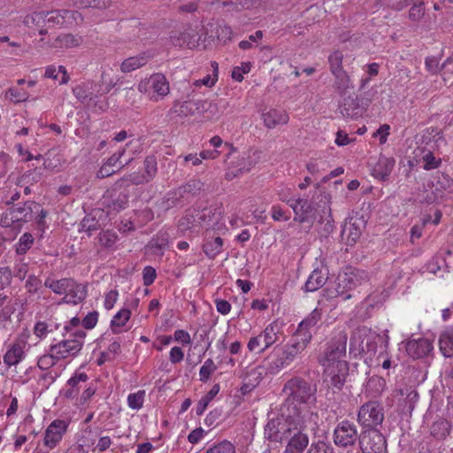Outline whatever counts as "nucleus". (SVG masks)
Returning <instances> with one entry per match:
<instances>
[{
	"label": "nucleus",
	"mask_w": 453,
	"mask_h": 453,
	"mask_svg": "<svg viewBox=\"0 0 453 453\" xmlns=\"http://www.w3.org/2000/svg\"><path fill=\"white\" fill-rule=\"evenodd\" d=\"M377 339L383 340L386 346L388 343V335L381 337L380 335L367 334L365 332V354L372 355L376 352Z\"/></svg>",
	"instance_id": "46"
},
{
	"label": "nucleus",
	"mask_w": 453,
	"mask_h": 453,
	"mask_svg": "<svg viewBox=\"0 0 453 453\" xmlns=\"http://www.w3.org/2000/svg\"><path fill=\"white\" fill-rule=\"evenodd\" d=\"M284 390L289 391L285 403L287 411H290L299 418L304 410L313 412L311 408L316 403L317 388L315 385L297 377L288 380Z\"/></svg>",
	"instance_id": "2"
},
{
	"label": "nucleus",
	"mask_w": 453,
	"mask_h": 453,
	"mask_svg": "<svg viewBox=\"0 0 453 453\" xmlns=\"http://www.w3.org/2000/svg\"><path fill=\"white\" fill-rule=\"evenodd\" d=\"M145 397V391L139 390L136 393L130 394L127 397L128 406L133 410H139L142 407Z\"/></svg>",
	"instance_id": "56"
},
{
	"label": "nucleus",
	"mask_w": 453,
	"mask_h": 453,
	"mask_svg": "<svg viewBox=\"0 0 453 453\" xmlns=\"http://www.w3.org/2000/svg\"><path fill=\"white\" fill-rule=\"evenodd\" d=\"M405 349L411 357L418 359L426 357L433 350L434 347L430 340L419 338L408 341Z\"/></svg>",
	"instance_id": "22"
},
{
	"label": "nucleus",
	"mask_w": 453,
	"mask_h": 453,
	"mask_svg": "<svg viewBox=\"0 0 453 453\" xmlns=\"http://www.w3.org/2000/svg\"><path fill=\"white\" fill-rule=\"evenodd\" d=\"M359 435L356 426L349 420L340 422L334 431V441L335 445L342 448L352 446Z\"/></svg>",
	"instance_id": "16"
},
{
	"label": "nucleus",
	"mask_w": 453,
	"mask_h": 453,
	"mask_svg": "<svg viewBox=\"0 0 453 453\" xmlns=\"http://www.w3.org/2000/svg\"><path fill=\"white\" fill-rule=\"evenodd\" d=\"M424 165V169L426 170H432L439 167L441 164V158H437L434 157V155L428 151L422 157Z\"/></svg>",
	"instance_id": "64"
},
{
	"label": "nucleus",
	"mask_w": 453,
	"mask_h": 453,
	"mask_svg": "<svg viewBox=\"0 0 453 453\" xmlns=\"http://www.w3.org/2000/svg\"><path fill=\"white\" fill-rule=\"evenodd\" d=\"M150 56L142 52L137 56L130 57L125 59L120 65V70L123 73H130L144 66L150 60Z\"/></svg>",
	"instance_id": "32"
},
{
	"label": "nucleus",
	"mask_w": 453,
	"mask_h": 453,
	"mask_svg": "<svg viewBox=\"0 0 453 453\" xmlns=\"http://www.w3.org/2000/svg\"><path fill=\"white\" fill-rule=\"evenodd\" d=\"M33 332L36 337L43 339L49 333L52 332V329L50 328V326L45 321H37L35 324Z\"/></svg>",
	"instance_id": "63"
},
{
	"label": "nucleus",
	"mask_w": 453,
	"mask_h": 453,
	"mask_svg": "<svg viewBox=\"0 0 453 453\" xmlns=\"http://www.w3.org/2000/svg\"><path fill=\"white\" fill-rule=\"evenodd\" d=\"M71 278H63L60 280L47 278L44 281V286L57 295H65L66 288L71 284Z\"/></svg>",
	"instance_id": "40"
},
{
	"label": "nucleus",
	"mask_w": 453,
	"mask_h": 453,
	"mask_svg": "<svg viewBox=\"0 0 453 453\" xmlns=\"http://www.w3.org/2000/svg\"><path fill=\"white\" fill-rule=\"evenodd\" d=\"M223 239L219 236L213 239H209L203 244V250L207 257L214 258L222 250Z\"/></svg>",
	"instance_id": "44"
},
{
	"label": "nucleus",
	"mask_w": 453,
	"mask_h": 453,
	"mask_svg": "<svg viewBox=\"0 0 453 453\" xmlns=\"http://www.w3.org/2000/svg\"><path fill=\"white\" fill-rule=\"evenodd\" d=\"M212 215V210L210 208H203L202 210L195 209L188 214L184 219L195 226H211Z\"/></svg>",
	"instance_id": "29"
},
{
	"label": "nucleus",
	"mask_w": 453,
	"mask_h": 453,
	"mask_svg": "<svg viewBox=\"0 0 453 453\" xmlns=\"http://www.w3.org/2000/svg\"><path fill=\"white\" fill-rule=\"evenodd\" d=\"M338 280L340 285L352 290L357 286H360L363 282L368 280V275L363 270L354 267H346L343 273L339 274Z\"/></svg>",
	"instance_id": "19"
},
{
	"label": "nucleus",
	"mask_w": 453,
	"mask_h": 453,
	"mask_svg": "<svg viewBox=\"0 0 453 453\" xmlns=\"http://www.w3.org/2000/svg\"><path fill=\"white\" fill-rule=\"evenodd\" d=\"M439 347L446 357H453V326L442 332L439 338Z\"/></svg>",
	"instance_id": "37"
},
{
	"label": "nucleus",
	"mask_w": 453,
	"mask_h": 453,
	"mask_svg": "<svg viewBox=\"0 0 453 453\" xmlns=\"http://www.w3.org/2000/svg\"><path fill=\"white\" fill-rule=\"evenodd\" d=\"M148 182V180L143 174H140L139 173H133L118 180L114 183V190L124 189V191H127V188L131 185H140Z\"/></svg>",
	"instance_id": "36"
},
{
	"label": "nucleus",
	"mask_w": 453,
	"mask_h": 453,
	"mask_svg": "<svg viewBox=\"0 0 453 453\" xmlns=\"http://www.w3.org/2000/svg\"><path fill=\"white\" fill-rule=\"evenodd\" d=\"M170 39L174 46L192 49L198 45L200 36L196 29L188 27L184 31L172 35Z\"/></svg>",
	"instance_id": "23"
},
{
	"label": "nucleus",
	"mask_w": 453,
	"mask_h": 453,
	"mask_svg": "<svg viewBox=\"0 0 453 453\" xmlns=\"http://www.w3.org/2000/svg\"><path fill=\"white\" fill-rule=\"evenodd\" d=\"M318 414L303 411L301 418H297L296 426H293L291 435L285 441L284 453H303L309 445V436L304 432L308 427L314 428Z\"/></svg>",
	"instance_id": "5"
},
{
	"label": "nucleus",
	"mask_w": 453,
	"mask_h": 453,
	"mask_svg": "<svg viewBox=\"0 0 453 453\" xmlns=\"http://www.w3.org/2000/svg\"><path fill=\"white\" fill-rule=\"evenodd\" d=\"M118 239L115 232L107 230L100 233L98 240L99 243L104 248H112Z\"/></svg>",
	"instance_id": "57"
},
{
	"label": "nucleus",
	"mask_w": 453,
	"mask_h": 453,
	"mask_svg": "<svg viewBox=\"0 0 453 453\" xmlns=\"http://www.w3.org/2000/svg\"><path fill=\"white\" fill-rule=\"evenodd\" d=\"M40 204L34 201H27L20 204L18 203L9 209L7 217L10 218L12 223L23 224L33 219L35 211H38Z\"/></svg>",
	"instance_id": "17"
},
{
	"label": "nucleus",
	"mask_w": 453,
	"mask_h": 453,
	"mask_svg": "<svg viewBox=\"0 0 453 453\" xmlns=\"http://www.w3.org/2000/svg\"><path fill=\"white\" fill-rule=\"evenodd\" d=\"M77 12L69 10L42 11L39 27H55L67 26L73 23Z\"/></svg>",
	"instance_id": "15"
},
{
	"label": "nucleus",
	"mask_w": 453,
	"mask_h": 453,
	"mask_svg": "<svg viewBox=\"0 0 453 453\" xmlns=\"http://www.w3.org/2000/svg\"><path fill=\"white\" fill-rule=\"evenodd\" d=\"M217 365L211 358L205 360L199 370L200 380L206 382L210 379L211 375L217 370Z\"/></svg>",
	"instance_id": "52"
},
{
	"label": "nucleus",
	"mask_w": 453,
	"mask_h": 453,
	"mask_svg": "<svg viewBox=\"0 0 453 453\" xmlns=\"http://www.w3.org/2000/svg\"><path fill=\"white\" fill-rule=\"evenodd\" d=\"M327 280L326 274L319 269H315L305 282L304 289L307 292H313L323 287Z\"/></svg>",
	"instance_id": "38"
},
{
	"label": "nucleus",
	"mask_w": 453,
	"mask_h": 453,
	"mask_svg": "<svg viewBox=\"0 0 453 453\" xmlns=\"http://www.w3.org/2000/svg\"><path fill=\"white\" fill-rule=\"evenodd\" d=\"M225 147L229 150L226 154V171L225 177L232 180L249 173L257 163V151L251 150L238 152L230 143L226 142Z\"/></svg>",
	"instance_id": "4"
},
{
	"label": "nucleus",
	"mask_w": 453,
	"mask_h": 453,
	"mask_svg": "<svg viewBox=\"0 0 453 453\" xmlns=\"http://www.w3.org/2000/svg\"><path fill=\"white\" fill-rule=\"evenodd\" d=\"M203 453H236L234 445L225 440L209 447Z\"/></svg>",
	"instance_id": "49"
},
{
	"label": "nucleus",
	"mask_w": 453,
	"mask_h": 453,
	"mask_svg": "<svg viewBox=\"0 0 453 453\" xmlns=\"http://www.w3.org/2000/svg\"><path fill=\"white\" fill-rule=\"evenodd\" d=\"M280 329L274 323L268 325L258 335L251 337L247 344L250 352L263 353L280 338Z\"/></svg>",
	"instance_id": "10"
},
{
	"label": "nucleus",
	"mask_w": 453,
	"mask_h": 453,
	"mask_svg": "<svg viewBox=\"0 0 453 453\" xmlns=\"http://www.w3.org/2000/svg\"><path fill=\"white\" fill-rule=\"evenodd\" d=\"M144 170L143 175L150 182L157 174V162L154 156L147 157L144 160Z\"/></svg>",
	"instance_id": "50"
},
{
	"label": "nucleus",
	"mask_w": 453,
	"mask_h": 453,
	"mask_svg": "<svg viewBox=\"0 0 453 453\" xmlns=\"http://www.w3.org/2000/svg\"><path fill=\"white\" fill-rule=\"evenodd\" d=\"M333 74L335 77V88L340 93H344L352 87L350 79L344 70Z\"/></svg>",
	"instance_id": "48"
},
{
	"label": "nucleus",
	"mask_w": 453,
	"mask_h": 453,
	"mask_svg": "<svg viewBox=\"0 0 453 453\" xmlns=\"http://www.w3.org/2000/svg\"><path fill=\"white\" fill-rule=\"evenodd\" d=\"M443 266H445L444 257L441 255H436L427 263L426 268L429 273L436 274Z\"/></svg>",
	"instance_id": "60"
},
{
	"label": "nucleus",
	"mask_w": 453,
	"mask_h": 453,
	"mask_svg": "<svg viewBox=\"0 0 453 453\" xmlns=\"http://www.w3.org/2000/svg\"><path fill=\"white\" fill-rule=\"evenodd\" d=\"M169 234L166 232H158L150 242L149 246L152 252L157 255H162L163 251L168 247Z\"/></svg>",
	"instance_id": "39"
},
{
	"label": "nucleus",
	"mask_w": 453,
	"mask_h": 453,
	"mask_svg": "<svg viewBox=\"0 0 453 453\" xmlns=\"http://www.w3.org/2000/svg\"><path fill=\"white\" fill-rule=\"evenodd\" d=\"M366 226V220L363 215L355 213L348 218L342 229V240L349 246L354 245L360 238Z\"/></svg>",
	"instance_id": "11"
},
{
	"label": "nucleus",
	"mask_w": 453,
	"mask_h": 453,
	"mask_svg": "<svg viewBox=\"0 0 453 453\" xmlns=\"http://www.w3.org/2000/svg\"><path fill=\"white\" fill-rule=\"evenodd\" d=\"M341 113L347 118H356L361 114V109L357 99L348 97L341 105Z\"/></svg>",
	"instance_id": "41"
},
{
	"label": "nucleus",
	"mask_w": 453,
	"mask_h": 453,
	"mask_svg": "<svg viewBox=\"0 0 453 453\" xmlns=\"http://www.w3.org/2000/svg\"><path fill=\"white\" fill-rule=\"evenodd\" d=\"M126 150L114 153L111 155L107 161L100 167L96 173V176L99 179H104L114 174L117 171L113 169L117 163L120 160L122 156L125 154Z\"/></svg>",
	"instance_id": "34"
},
{
	"label": "nucleus",
	"mask_w": 453,
	"mask_h": 453,
	"mask_svg": "<svg viewBox=\"0 0 453 453\" xmlns=\"http://www.w3.org/2000/svg\"><path fill=\"white\" fill-rule=\"evenodd\" d=\"M287 203L292 208L294 221L300 224H309L311 227L316 219V210L311 201L306 198L289 199Z\"/></svg>",
	"instance_id": "14"
},
{
	"label": "nucleus",
	"mask_w": 453,
	"mask_h": 453,
	"mask_svg": "<svg viewBox=\"0 0 453 453\" xmlns=\"http://www.w3.org/2000/svg\"><path fill=\"white\" fill-rule=\"evenodd\" d=\"M104 204L112 211H120L125 209L128 203V196L124 189L114 190V185L111 190L104 196Z\"/></svg>",
	"instance_id": "20"
},
{
	"label": "nucleus",
	"mask_w": 453,
	"mask_h": 453,
	"mask_svg": "<svg viewBox=\"0 0 453 453\" xmlns=\"http://www.w3.org/2000/svg\"><path fill=\"white\" fill-rule=\"evenodd\" d=\"M35 242V238L30 233H24L15 245V251L18 255H25Z\"/></svg>",
	"instance_id": "45"
},
{
	"label": "nucleus",
	"mask_w": 453,
	"mask_h": 453,
	"mask_svg": "<svg viewBox=\"0 0 453 453\" xmlns=\"http://www.w3.org/2000/svg\"><path fill=\"white\" fill-rule=\"evenodd\" d=\"M342 59L343 54L339 50L334 51L332 54L329 55L328 62L330 65V70L332 73L343 71Z\"/></svg>",
	"instance_id": "53"
},
{
	"label": "nucleus",
	"mask_w": 453,
	"mask_h": 453,
	"mask_svg": "<svg viewBox=\"0 0 453 453\" xmlns=\"http://www.w3.org/2000/svg\"><path fill=\"white\" fill-rule=\"evenodd\" d=\"M265 375H270V372L267 369V365L265 364L251 369L248 372L246 380H250L253 385L257 387Z\"/></svg>",
	"instance_id": "47"
},
{
	"label": "nucleus",
	"mask_w": 453,
	"mask_h": 453,
	"mask_svg": "<svg viewBox=\"0 0 453 453\" xmlns=\"http://www.w3.org/2000/svg\"><path fill=\"white\" fill-rule=\"evenodd\" d=\"M86 334V332L82 329H75L73 333L70 334L69 338L51 344L50 346V351H52L55 357L58 358L59 361L74 357L81 350Z\"/></svg>",
	"instance_id": "7"
},
{
	"label": "nucleus",
	"mask_w": 453,
	"mask_h": 453,
	"mask_svg": "<svg viewBox=\"0 0 453 453\" xmlns=\"http://www.w3.org/2000/svg\"><path fill=\"white\" fill-rule=\"evenodd\" d=\"M142 94H148L150 99L158 101L170 93V84L166 77L160 73H153L142 80L137 87Z\"/></svg>",
	"instance_id": "8"
},
{
	"label": "nucleus",
	"mask_w": 453,
	"mask_h": 453,
	"mask_svg": "<svg viewBox=\"0 0 453 453\" xmlns=\"http://www.w3.org/2000/svg\"><path fill=\"white\" fill-rule=\"evenodd\" d=\"M69 422L63 419L53 420L47 427L44 434L43 443L50 449H54L62 440L66 433Z\"/></svg>",
	"instance_id": "18"
},
{
	"label": "nucleus",
	"mask_w": 453,
	"mask_h": 453,
	"mask_svg": "<svg viewBox=\"0 0 453 453\" xmlns=\"http://www.w3.org/2000/svg\"><path fill=\"white\" fill-rule=\"evenodd\" d=\"M326 291L329 298L342 297L343 301H346L351 297V295L349 293L350 289L340 285L338 279L336 282V287L333 289L327 288Z\"/></svg>",
	"instance_id": "54"
},
{
	"label": "nucleus",
	"mask_w": 453,
	"mask_h": 453,
	"mask_svg": "<svg viewBox=\"0 0 453 453\" xmlns=\"http://www.w3.org/2000/svg\"><path fill=\"white\" fill-rule=\"evenodd\" d=\"M384 420V408L377 401L364 403L357 412L358 424L367 429H378Z\"/></svg>",
	"instance_id": "9"
},
{
	"label": "nucleus",
	"mask_w": 453,
	"mask_h": 453,
	"mask_svg": "<svg viewBox=\"0 0 453 453\" xmlns=\"http://www.w3.org/2000/svg\"><path fill=\"white\" fill-rule=\"evenodd\" d=\"M87 296V288L85 285L76 282L72 279L70 286L66 288L62 303L78 304Z\"/></svg>",
	"instance_id": "26"
},
{
	"label": "nucleus",
	"mask_w": 453,
	"mask_h": 453,
	"mask_svg": "<svg viewBox=\"0 0 453 453\" xmlns=\"http://www.w3.org/2000/svg\"><path fill=\"white\" fill-rule=\"evenodd\" d=\"M262 119L267 128L273 129L277 126L286 125L289 120V116L285 110L270 109L262 113Z\"/></svg>",
	"instance_id": "25"
},
{
	"label": "nucleus",
	"mask_w": 453,
	"mask_h": 453,
	"mask_svg": "<svg viewBox=\"0 0 453 453\" xmlns=\"http://www.w3.org/2000/svg\"><path fill=\"white\" fill-rule=\"evenodd\" d=\"M88 380V376L85 372H76L67 380L65 388L63 389V395L68 399L77 398L80 391L85 387L86 382Z\"/></svg>",
	"instance_id": "24"
},
{
	"label": "nucleus",
	"mask_w": 453,
	"mask_h": 453,
	"mask_svg": "<svg viewBox=\"0 0 453 453\" xmlns=\"http://www.w3.org/2000/svg\"><path fill=\"white\" fill-rule=\"evenodd\" d=\"M306 453H334V449L330 444L323 441H318L310 445Z\"/></svg>",
	"instance_id": "58"
},
{
	"label": "nucleus",
	"mask_w": 453,
	"mask_h": 453,
	"mask_svg": "<svg viewBox=\"0 0 453 453\" xmlns=\"http://www.w3.org/2000/svg\"><path fill=\"white\" fill-rule=\"evenodd\" d=\"M93 87H96V85L90 83V88H88V84L87 86H77L73 88V92L75 97L83 104L87 106H96V99L99 95L94 93L96 89Z\"/></svg>",
	"instance_id": "27"
},
{
	"label": "nucleus",
	"mask_w": 453,
	"mask_h": 453,
	"mask_svg": "<svg viewBox=\"0 0 453 453\" xmlns=\"http://www.w3.org/2000/svg\"><path fill=\"white\" fill-rule=\"evenodd\" d=\"M29 344L23 337H17L6 347V351L3 356V362L7 368L17 366L27 357L29 350Z\"/></svg>",
	"instance_id": "12"
},
{
	"label": "nucleus",
	"mask_w": 453,
	"mask_h": 453,
	"mask_svg": "<svg viewBox=\"0 0 453 453\" xmlns=\"http://www.w3.org/2000/svg\"><path fill=\"white\" fill-rule=\"evenodd\" d=\"M6 97L17 104L27 101L29 97V94L23 88H10L6 91Z\"/></svg>",
	"instance_id": "51"
},
{
	"label": "nucleus",
	"mask_w": 453,
	"mask_h": 453,
	"mask_svg": "<svg viewBox=\"0 0 453 453\" xmlns=\"http://www.w3.org/2000/svg\"><path fill=\"white\" fill-rule=\"evenodd\" d=\"M321 319V313L319 310H313L310 315L305 318L300 324L293 337L303 338L304 334L309 335V342L311 339L310 329L315 326Z\"/></svg>",
	"instance_id": "28"
},
{
	"label": "nucleus",
	"mask_w": 453,
	"mask_h": 453,
	"mask_svg": "<svg viewBox=\"0 0 453 453\" xmlns=\"http://www.w3.org/2000/svg\"><path fill=\"white\" fill-rule=\"evenodd\" d=\"M349 353L354 356L365 353V331L354 332L350 337Z\"/></svg>",
	"instance_id": "43"
},
{
	"label": "nucleus",
	"mask_w": 453,
	"mask_h": 453,
	"mask_svg": "<svg viewBox=\"0 0 453 453\" xmlns=\"http://www.w3.org/2000/svg\"><path fill=\"white\" fill-rule=\"evenodd\" d=\"M359 446L362 453H384L386 440L379 429H367L359 435Z\"/></svg>",
	"instance_id": "13"
},
{
	"label": "nucleus",
	"mask_w": 453,
	"mask_h": 453,
	"mask_svg": "<svg viewBox=\"0 0 453 453\" xmlns=\"http://www.w3.org/2000/svg\"><path fill=\"white\" fill-rule=\"evenodd\" d=\"M42 19V11L34 12L32 13L27 14L24 17L23 24L29 28H37L40 27V21Z\"/></svg>",
	"instance_id": "61"
},
{
	"label": "nucleus",
	"mask_w": 453,
	"mask_h": 453,
	"mask_svg": "<svg viewBox=\"0 0 453 453\" xmlns=\"http://www.w3.org/2000/svg\"><path fill=\"white\" fill-rule=\"evenodd\" d=\"M308 343L309 335L304 334L303 338L292 337L287 344L275 347L265 360L270 375H275L289 366Z\"/></svg>",
	"instance_id": "3"
},
{
	"label": "nucleus",
	"mask_w": 453,
	"mask_h": 453,
	"mask_svg": "<svg viewBox=\"0 0 453 453\" xmlns=\"http://www.w3.org/2000/svg\"><path fill=\"white\" fill-rule=\"evenodd\" d=\"M251 64L250 62L242 63L241 66H235L232 71V78L236 81L243 80V74L250 73Z\"/></svg>",
	"instance_id": "62"
},
{
	"label": "nucleus",
	"mask_w": 453,
	"mask_h": 453,
	"mask_svg": "<svg viewBox=\"0 0 453 453\" xmlns=\"http://www.w3.org/2000/svg\"><path fill=\"white\" fill-rule=\"evenodd\" d=\"M116 81L112 79L107 80V73L105 71L102 73L101 85L96 92L99 96L109 93L116 85Z\"/></svg>",
	"instance_id": "59"
},
{
	"label": "nucleus",
	"mask_w": 453,
	"mask_h": 453,
	"mask_svg": "<svg viewBox=\"0 0 453 453\" xmlns=\"http://www.w3.org/2000/svg\"><path fill=\"white\" fill-rule=\"evenodd\" d=\"M394 165V158L381 156L372 168V175L377 179L384 180L390 175Z\"/></svg>",
	"instance_id": "30"
},
{
	"label": "nucleus",
	"mask_w": 453,
	"mask_h": 453,
	"mask_svg": "<svg viewBox=\"0 0 453 453\" xmlns=\"http://www.w3.org/2000/svg\"><path fill=\"white\" fill-rule=\"evenodd\" d=\"M206 106H211V103L207 101H175L173 103L172 111L180 117H188L196 112H201Z\"/></svg>",
	"instance_id": "21"
},
{
	"label": "nucleus",
	"mask_w": 453,
	"mask_h": 453,
	"mask_svg": "<svg viewBox=\"0 0 453 453\" xmlns=\"http://www.w3.org/2000/svg\"><path fill=\"white\" fill-rule=\"evenodd\" d=\"M451 427L452 425L449 420L439 418L431 425L430 434L436 440H444L449 435Z\"/></svg>",
	"instance_id": "35"
},
{
	"label": "nucleus",
	"mask_w": 453,
	"mask_h": 453,
	"mask_svg": "<svg viewBox=\"0 0 453 453\" xmlns=\"http://www.w3.org/2000/svg\"><path fill=\"white\" fill-rule=\"evenodd\" d=\"M131 311L129 309L123 308L119 310L112 318L111 321V329L113 334H119L121 332L120 327L125 326L129 320Z\"/></svg>",
	"instance_id": "42"
},
{
	"label": "nucleus",
	"mask_w": 453,
	"mask_h": 453,
	"mask_svg": "<svg viewBox=\"0 0 453 453\" xmlns=\"http://www.w3.org/2000/svg\"><path fill=\"white\" fill-rule=\"evenodd\" d=\"M58 361L59 359L55 357L53 352L49 350V353L39 357L37 365L42 370H48L54 366Z\"/></svg>",
	"instance_id": "55"
},
{
	"label": "nucleus",
	"mask_w": 453,
	"mask_h": 453,
	"mask_svg": "<svg viewBox=\"0 0 453 453\" xmlns=\"http://www.w3.org/2000/svg\"><path fill=\"white\" fill-rule=\"evenodd\" d=\"M348 335L345 331H339L326 343L319 361L324 367V373L331 384L341 389L348 375L349 367L344 360L346 356Z\"/></svg>",
	"instance_id": "1"
},
{
	"label": "nucleus",
	"mask_w": 453,
	"mask_h": 453,
	"mask_svg": "<svg viewBox=\"0 0 453 453\" xmlns=\"http://www.w3.org/2000/svg\"><path fill=\"white\" fill-rule=\"evenodd\" d=\"M427 187L441 199L453 192V180L447 175H441L435 181L428 184Z\"/></svg>",
	"instance_id": "31"
},
{
	"label": "nucleus",
	"mask_w": 453,
	"mask_h": 453,
	"mask_svg": "<svg viewBox=\"0 0 453 453\" xmlns=\"http://www.w3.org/2000/svg\"><path fill=\"white\" fill-rule=\"evenodd\" d=\"M297 418L299 417L287 411L280 418L270 419L265 426V437L273 442L285 443L288 437L291 435Z\"/></svg>",
	"instance_id": "6"
},
{
	"label": "nucleus",
	"mask_w": 453,
	"mask_h": 453,
	"mask_svg": "<svg viewBox=\"0 0 453 453\" xmlns=\"http://www.w3.org/2000/svg\"><path fill=\"white\" fill-rule=\"evenodd\" d=\"M81 38L71 34H63L53 40L48 41L46 43L50 48L62 49L77 47L81 43Z\"/></svg>",
	"instance_id": "33"
}]
</instances>
